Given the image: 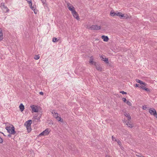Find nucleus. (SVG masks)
Here are the masks:
<instances>
[{
	"label": "nucleus",
	"instance_id": "aec40b11",
	"mask_svg": "<svg viewBox=\"0 0 157 157\" xmlns=\"http://www.w3.org/2000/svg\"><path fill=\"white\" fill-rule=\"evenodd\" d=\"M131 16H129L127 14H125V15L124 16V18L126 19H131Z\"/></svg>",
	"mask_w": 157,
	"mask_h": 157
},
{
	"label": "nucleus",
	"instance_id": "393cba45",
	"mask_svg": "<svg viewBox=\"0 0 157 157\" xmlns=\"http://www.w3.org/2000/svg\"><path fill=\"white\" fill-rule=\"evenodd\" d=\"M115 13L117 14L116 15V16H119L120 15V14H121V13L120 12H118V11H116V12H115Z\"/></svg>",
	"mask_w": 157,
	"mask_h": 157
},
{
	"label": "nucleus",
	"instance_id": "ddd939ff",
	"mask_svg": "<svg viewBox=\"0 0 157 157\" xmlns=\"http://www.w3.org/2000/svg\"><path fill=\"white\" fill-rule=\"evenodd\" d=\"M124 114L125 117H127V119L128 120H130L131 119V117L128 113L124 112Z\"/></svg>",
	"mask_w": 157,
	"mask_h": 157
},
{
	"label": "nucleus",
	"instance_id": "8fccbe9b",
	"mask_svg": "<svg viewBox=\"0 0 157 157\" xmlns=\"http://www.w3.org/2000/svg\"><path fill=\"white\" fill-rule=\"evenodd\" d=\"M106 157H110L109 155H106Z\"/></svg>",
	"mask_w": 157,
	"mask_h": 157
},
{
	"label": "nucleus",
	"instance_id": "9b49d317",
	"mask_svg": "<svg viewBox=\"0 0 157 157\" xmlns=\"http://www.w3.org/2000/svg\"><path fill=\"white\" fill-rule=\"evenodd\" d=\"M101 38L103 39V41L105 42H107L109 39L108 36L105 35L102 36Z\"/></svg>",
	"mask_w": 157,
	"mask_h": 157
},
{
	"label": "nucleus",
	"instance_id": "ea45409f",
	"mask_svg": "<svg viewBox=\"0 0 157 157\" xmlns=\"http://www.w3.org/2000/svg\"><path fill=\"white\" fill-rule=\"evenodd\" d=\"M112 140H115V141H116V139H115V137H113V136H112Z\"/></svg>",
	"mask_w": 157,
	"mask_h": 157
},
{
	"label": "nucleus",
	"instance_id": "b1692460",
	"mask_svg": "<svg viewBox=\"0 0 157 157\" xmlns=\"http://www.w3.org/2000/svg\"><path fill=\"white\" fill-rule=\"evenodd\" d=\"M57 120L59 121H60L61 122H62L63 121V119H62L60 117H58V118H57Z\"/></svg>",
	"mask_w": 157,
	"mask_h": 157
},
{
	"label": "nucleus",
	"instance_id": "3c124183",
	"mask_svg": "<svg viewBox=\"0 0 157 157\" xmlns=\"http://www.w3.org/2000/svg\"><path fill=\"white\" fill-rule=\"evenodd\" d=\"M37 120H39L40 118H38V119L37 118Z\"/></svg>",
	"mask_w": 157,
	"mask_h": 157
},
{
	"label": "nucleus",
	"instance_id": "49530a36",
	"mask_svg": "<svg viewBox=\"0 0 157 157\" xmlns=\"http://www.w3.org/2000/svg\"><path fill=\"white\" fill-rule=\"evenodd\" d=\"M34 12V13H35V14H36L37 13V10H36H36H33Z\"/></svg>",
	"mask_w": 157,
	"mask_h": 157
},
{
	"label": "nucleus",
	"instance_id": "4c0bfd02",
	"mask_svg": "<svg viewBox=\"0 0 157 157\" xmlns=\"http://www.w3.org/2000/svg\"><path fill=\"white\" fill-rule=\"evenodd\" d=\"M3 142L2 139L0 136V143H2Z\"/></svg>",
	"mask_w": 157,
	"mask_h": 157
},
{
	"label": "nucleus",
	"instance_id": "de8ad7c7",
	"mask_svg": "<svg viewBox=\"0 0 157 157\" xmlns=\"http://www.w3.org/2000/svg\"><path fill=\"white\" fill-rule=\"evenodd\" d=\"M31 9L33 10H35V9L34 8V6H33V8H31Z\"/></svg>",
	"mask_w": 157,
	"mask_h": 157
},
{
	"label": "nucleus",
	"instance_id": "7ed1b4c3",
	"mask_svg": "<svg viewBox=\"0 0 157 157\" xmlns=\"http://www.w3.org/2000/svg\"><path fill=\"white\" fill-rule=\"evenodd\" d=\"M67 148L72 151H75L76 149L74 145L71 143H69L67 145Z\"/></svg>",
	"mask_w": 157,
	"mask_h": 157
},
{
	"label": "nucleus",
	"instance_id": "f3484780",
	"mask_svg": "<svg viewBox=\"0 0 157 157\" xmlns=\"http://www.w3.org/2000/svg\"><path fill=\"white\" fill-rule=\"evenodd\" d=\"M126 124L128 127L130 128H132L133 127V124L132 123H131V122L128 121L127 122Z\"/></svg>",
	"mask_w": 157,
	"mask_h": 157
},
{
	"label": "nucleus",
	"instance_id": "f03ea898",
	"mask_svg": "<svg viewBox=\"0 0 157 157\" xmlns=\"http://www.w3.org/2000/svg\"><path fill=\"white\" fill-rule=\"evenodd\" d=\"M149 112L152 115H153L154 117H157V113L156 112L155 109L153 108H151L149 109Z\"/></svg>",
	"mask_w": 157,
	"mask_h": 157
},
{
	"label": "nucleus",
	"instance_id": "a19ab883",
	"mask_svg": "<svg viewBox=\"0 0 157 157\" xmlns=\"http://www.w3.org/2000/svg\"><path fill=\"white\" fill-rule=\"evenodd\" d=\"M56 113H57L56 112V111H55V110H53V111H52V113L53 114H56Z\"/></svg>",
	"mask_w": 157,
	"mask_h": 157
},
{
	"label": "nucleus",
	"instance_id": "c85d7f7f",
	"mask_svg": "<svg viewBox=\"0 0 157 157\" xmlns=\"http://www.w3.org/2000/svg\"><path fill=\"white\" fill-rule=\"evenodd\" d=\"M54 117H55V118H57L58 117V114L57 113H56V114H55L54 115Z\"/></svg>",
	"mask_w": 157,
	"mask_h": 157
},
{
	"label": "nucleus",
	"instance_id": "4468645a",
	"mask_svg": "<svg viewBox=\"0 0 157 157\" xmlns=\"http://www.w3.org/2000/svg\"><path fill=\"white\" fill-rule=\"evenodd\" d=\"M140 88L146 91L147 92H150V90L148 88L145 87L144 86L142 85V86H140Z\"/></svg>",
	"mask_w": 157,
	"mask_h": 157
},
{
	"label": "nucleus",
	"instance_id": "6e6552de",
	"mask_svg": "<svg viewBox=\"0 0 157 157\" xmlns=\"http://www.w3.org/2000/svg\"><path fill=\"white\" fill-rule=\"evenodd\" d=\"M31 108L32 109V110L33 112H38V109L37 107L36 106H34L33 105L30 106Z\"/></svg>",
	"mask_w": 157,
	"mask_h": 157
},
{
	"label": "nucleus",
	"instance_id": "a18cd8bd",
	"mask_svg": "<svg viewBox=\"0 0 157 157\" xmlns=\"http://www.w3.org/2000/svg\"><path fill=\"white\" fill-rule=\"evenodd\" d=\"M139 84H136V87H139Z\"/></svg>",
	"mask_w": 157,
	"mask_h": 157
},
{
	"label": "nucleus",
	"instance_id": "cd10ccee",
	"mask_svg": "<svg viewBox=\"0 0 157 157\" xmlns=\"http://www.w3.org/2000/svg\"><path fill=\"white\" fill-rule=\"evenodd\" d=\"M140 84L141 85V86H142V85L144 86H145V83L144 82L142 81V82L140 83Z\"/></svg>",
	"mask_w": 157,
	"mask_h": 157
},
{
	"label": "nucleus",
	"instance_id": "dca6fc26",
	"mask_svg": "<svg viewBox=\"0 0 157 157\" xmlns=\"http://www.w3.org/2000/svg\"><path fill=\"white\" fill-rule=\"evenodd\" d=\"M2 8L3 10L5 12H8L9 10L8 8L5 6L2 7Z\"/></svg>",
	"mask_w": 157,
	"mask_h": 157
},
{
	"label": "nucleus",
	"instance_id": "f8f14e48",
	"mask_svg": "<svg viewBox=\"0 0 157 157\" xmlns=\"http://www.w3.org/2000/svg\"><path fill=\"white\" fill-rule=\"evenodd\" d=\"M101 58L102 61H105L106 63L108 64L109 63L108 59L107 58H104L103 56H101Z\"/></svg>",
	"mask_w": 157,
	"mask_h": 157
},
{
	"label": "nucleus",
	"instance_id": "6ab92c4d",
	"mask_svg": "<svg viewBox=\"0 0 157 157\" xmlns=\"http://www.w3.org/2000/svg\"><path fill=\"white\" fill-rule=\"evenodd\" d=\"M116 13L114 12V11L113 10H112L111 11L110 13V15L111 16L113 17L116 16Z\"/></svg>",
	"mask_w": 157,
	"mask_h": 157
},
{
	"label": "nucleus",
	"instance_id": "c756f323",
	"mask_svg": "<svg viewBox=\"0 0 157 157\" xmlns=\"http://www.w3.org/2000/svg\"><path fill=\"white\" fill-rule=\"evenodd\" d=\"M41 1H42L43 5H44V4H46V5H47V4L45 3L46 0H41Z\"/></svg>",
	"mask_w": 157,
	"mask_h": 157
},
{
	"label": "nucleus",
	"instance_id": "bb28decb",
	"mask_svg": "<svg viewBox=\"0 0 157 157\" xmlns=\"http://www.w3.org/2000/svg\"><path fill=\"white\" fill-rule=\"evenodd\" d=\"M89 63L91 65H95V63H97V62H94L93 61H89Z\"/></svg>",
	"mask_w": 157,
	"mask_h": 157
},
{
	"label": "nucleus",
	"instance_id": "2f4dec72",
	"mask_svg": "<svg viewBox=\"0 0 157 157\" xmlns=\"http://www.w3.org/2000/svg\"><path fill=\"white\" fill-rule=\"evenodd\" d=\"M136 81L138 82V83H140L141 82H142V81L140 80H139L138 79H136Z\"/></svg>",
	"mask_w": 157,
	"mask_h": 157
},
{
	"label": "nucleus",
	"instance_id": "9d476101",
	"mask_svg": "<svg viewBox=\"0 0 157 157\" xmlns=\"http://www.w3.org/2000/svg\"><path fill=\"white\" fill-rule=\"evenodd\" d=\"M70 4L68 3L67 4V7H68V9L71 11V13L74 12V11H75V8L72 6H70Z\"/></svg>",
	"mask_w": 157,
	"mask_h": 157
},
{
	"label": "nucleus",
	"instance_id": "0eeeda50",
	"mask_svg": "<svg viewBox=\"0 0 157 157\" xmlns=\"http://www.w3.org/2000/svg\"><path fill=\"white\" fill-rule=\"evenodd\" d=\"M72 13L74 18H75L77 20H79V17L78 14L75 10L72 12Z\"/></svg>",
	"mask_w": 157,
	"mask_h": 157
},
{
	"label": "nucleus",
	"instance_id": "412c9836",
	"mask_svg": "<svg viewBox=\"0 0 157 157\" xmlns=\"http://www.w3.org/2000/svg\"><path fill=\"white\" fill-rule=\"evenodd\" d=\"M26 128H27V131L29 132L31 131V126H29V127H26Z\"/></svg>",
	"mask_w": 157,
	"mask_h": 157
},
{
	"label": "nucleus",
	"instance_id": "2eb2a0df",
	"mask_svg": "<svg viewBox=\"0 0 157 157\" xmlns=\"http://www.w3.org/2000/svg\"><path fill=\"white\" fill-rule=\"evenodd\" d=\"M19 107L21 112H22L24 109V106L22 103L20 104Z\"/></svg>",
	"mask_w": 157,
	"mask_h": 157
},
{
	"label": "nucleus",
	"instance_id": "423d86ee",
	"mask_svg": "<svg viewBox=\"0 0 157 157\" xmlns=\"http://www.w3.org/2000/svg\"><path fill=\"white\" fill-rule=\"evenodd\" d=\"M95 66L96 69L99 71H101L102 70V68L101 67L100 65L98 63H95Z\"/></svg>",
	"mask_w": 157,
	"mask_h": 157
},
{
	"label": "nucleus",
	"instance_id": "5701e85b",
	"mask_svg": "<svg viewBox=\"0 0 157 157\" xmlns=\"http://www.w3.org/2000/svg\"><path fill=\"white\" fill-rule=\"evenodd\" d=\"M40 58V56H39V55H35L34 57V59L36 60H38Z\"/></svg>",
	"mask_w": 157,
	"mask_h": 157
},
{
	"label": "nucleus",
	"instance_id": "a211bd4d",
	"mask_svg": "<svg viewBox=\"0 0 157 157\" xmlns=\"http://www.w3.org/2000/svg\"><path fill=\"white\" fill-rule=\"evenodd\" d=\"M3 39V33L2 30H1V29L0 28V40H2Z\"/></svg>",
	"mask_w": 157,
	"mask_h": 157
},
{
	"label": "nucleus",
	"instance_id": "c03bdc74",
	"mask_svg": "<svg viewBox=\"0 0 157 157\" xmlns=\"http://www.w3.org/2000/svg\"><path fill=\"white\" fill-rule=\"evenodd\" d=\"M30 5H29V6H30V8H33V6H32V3H30Z\"/></svg>",
	"mask_w": 157,
	"mask_h": 157
},
{
	"label": "nucleus",
	"instance_id": "1a4fd4ad",
	"mask_svg": "<svg viewBox=\"0 0 157 157\" xmlns=\"http://www.w3.org/2000/svg\"><path fill=\"white\" fill-rule=\"evenodd\" d=\"M32 123V121L31 120H29L25 122L24 124V125L26 127H29V126H31Z\"/></svg>",
	"mask_w": 157,
	"mask_h": 157
},
{
	"label": "nucleus",
	"instance_id": "79ce46f5",
	"mask_svg": "<svg viewBox=\"0 0 157 157\" xmlns=\"http://www.w3.org/2000/svg\"><path fill=\"white\" fill-rule=\"evenodd\" d=\"M118 144L119 145H120V144H121V142L120 141V140H118L117 142Z\"/></svg>",
	"mask_w": 157,
	"mask_h": 157
},
{
	"label": "nucleus",
	"instance_id": "473e14b6",
	"mask_svg": "<svg viewBox=\"0 0 157 157\" xmlns=\"http://www.w3.org/2000/svg\"><path fill=\"white\" fill-rule=\"evenodd\" d=\"M120 93H121L122 94H127V93L126 92H124V91H121L120 92Z\"/></svg>",
	"mask_w": 157,
	"mask_h": 157
},
{
	"label": "nucleus",
	"instance_id": "39448f33",
	"mask_svg": "<svg viewBox=\"0 0 157 157\" xmlns=\"http://www.w3.org/2000/svg\"><path fill=\"white\" fill-rule=\"evenodd\" d=\"M49 133V130L48 128L46 129L45 130L43 131V132H41L39 135V136H45L47 135H48Z\"/></svg>",
	"mask_w": 157,
	"mask_h": 157
},
{
	"label": "nucleus",
	"instance_id": "603ef678",
	"mask_svg": "<svg viewBox=\"0 0 157 157\" xmlns=\"http://www.w3.org/2000/svg\"><path fill=\"white\" fill-rule=\"evenodd\" d=\"M156 118H157V117H155Z\"/></svg>",
	"mask_w": 157,
	"mask_h": 157
},
{
	"label": "nucleus",
	"instance_id": "37998d69",
	"mask_svg": "<svg viewBox=\"0 0 157 157\" xmlns=\"http://www.w3.org/2000/svg\"><path fill=\"white\" fill-rule=\"evenodd\" d=\"M39 94L40 95H43L44 94V93L42 92H40L39 93Z\"/></svg>",
	"mask_w": 157,
	"mask_h": 157
},
{
	"label": "nucleus",
	"instance_id": "4be33fe9",
	"mask_svg": "<svg viewBox=\"0 0 157 157\" xmlns=\"http://www.w3.org/2000/svg\"><path fill=\"white\" fill-rule=\"evenodd\" d=\"M58 40L56 38V37H53L52 39V41L53 42H56L57 41H58Z\"/></svg>",
	"mask_w": 157,
	"mask_h": 157
},
{
	"label": "nucleus",
	"instance_id": "58836bf2",
	"mask_svg": "<svg viewBox=\"0 0 157 157\" xmlns=\"http://www.w3.org/2000/svg\"><path fill=\"white\" fill-rule=\"evenodd\" d=\"M94 60V58L93 56H91L90 59V61H93Z\"/></svg>",
	"mask_w": 157,
	"mask_h": 157
},
{
	"label": "nucleus",
	"instance_id": "09e8293b",
	"mask_svg": "<svg viewBox=\"0 0 157 157\" xmlns=\"http://www.w3.org/2000/svg\"><path fill=\"white\" fill-rule=\"evenodd\" d=\"M11 134H9L8 135V136L9 137H11V135H10Z\"/></svg>",
	"mask_w": 157,
	"mask_h": 157
},
{
	"label": "nucleus",
	"instance_id": "20e7f679",
	"mask_svg": "<svg viewBox=\"0 0 157 157\" xmlns=\"http://www.w3.org/2000/svg\"><path fill=\"white\" fill-rule=\"evenodd\" d=\"M90 28L91 29L93 30H98L101 29V27L100 26L97 25H92Z\"/></svg>",
	"mask_w": 157,
	"mask_h": 157
},
{
	"label": "nucleus",
	"instance_id": "7c9ffc66",
	"mask_svg": "<svg viewBox=\"0 0 157 157\" xmlns=\"http://www.w3.org/2000/svg\"><path fill=\"white\" fill-rule=\"evenodd\" d=\"M124 14H122V13L121 14H120V15L119 16L121 17V18L122 17H123L124 18Z\"/></svg>",
	"mask_w": 157,
	"mask_h": 157
},
{
	"label": "nucleus",
	"instance_id": "f704fd0d",
	"mask_svg": "<svg viewBox=\"0 0 157 157\" xmlns=\"http://www.w3.org/2000/svg\"><path fill=\"white\" fill-rule=\"evenodd\" d=\"M4 6H5V3H1V7L2 8V7H4Z\"/></svg>",
	"mask_w": 157,
	"mask_h": 157
},
{
	"label": "nucleus",
	"instance_id": "e433bc0d",
	"mask_svg": "<svg viewBox=\"0 0 157 157\" xmlns=\"http://www.w3.org/2000/svg\"><path fill=\"white\" fill-rule=\"evenodd\" d=\"M147 108L146 105H144L142 107V109L144 110H146Z\"/></svg>",
	"mask_w": 157,
	"mask_h": 157
},
{
	"label": "nucleus",
	"instance_id": "a878e982",
	"mask_svg": "<svg viewBox=\"0 0 157 157\" xmlns=\"http://www.w3.org/2000/svg\"><path fill=\"white\" fill-rule=\"evenodd\" d=\"M126 103L127 104V105H129V106H131L132 105V104L129 101H126Z\"/></svg>",
	"mask_w": 157,
	"mask_h": 157
},
{
	"label": "nucleus",
	"instance_id": "f257e3e1",
	"mask_svg": "<svg viewBox=\"0 0 157 157\" xmlns=\"http://www.w3.org/2000/svg\"><path fill=\"white\" fill-rule=\"evenodd\" d=\"M12 127L10 126H6V129L7 131V132L10 134H14L16 132L15 131V128L13 125H11Z\"/></svg>",
	"mask_w": 157,
	"mask_h": 157
},
{
	"label": "nucleus",
	"instance_id": "c9c22d12",
	"mask_svg": "<svg viewBox=\"0 0 157 157\" xmlns=\"http://www.w3.org/2000/svg\"><path fill=\"white\" fill-rule=\"evenodd\" d=\"M26 0L27 1L28 3L29 4H30V3H32L31 0Z\"/></svg>",
	"mask_w": 157,
	"mask_h": 157
},
{
	"label": "nucleus",
	"instance_id": "72a5a7b5",
	"mask_svg": "<svg viewBox=\"0 0 157 157\" xmlns=\"http://www.w3.org/2000/svg\"><path fill=\"white\" fill-rule=\"evenodd\" d=\"M122 100L124 102L126 103L127 101V100L126 98H122Z\"/></svg>",
	"mask_w": 157,
	"mask_h": 157
}]
</instances>
